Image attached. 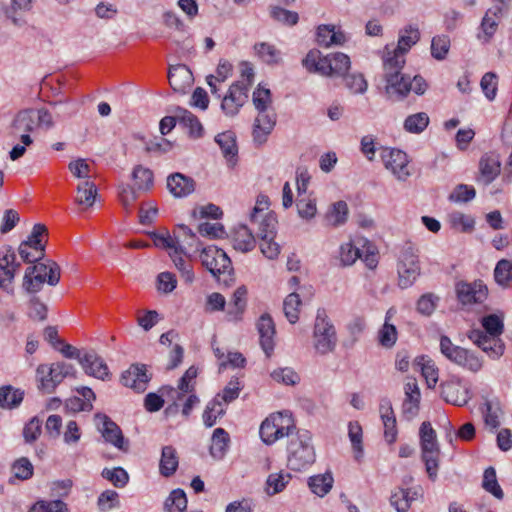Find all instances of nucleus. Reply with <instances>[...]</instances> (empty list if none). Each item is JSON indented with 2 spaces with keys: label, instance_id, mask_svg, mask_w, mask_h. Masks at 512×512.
<instances>
[{
  "label": "nucleus",
  "instance_id": "nucleus-44",
  "mask_svg": "<svg viewBox=\"0 0 512 512\" xmlns=\"http://www.w3.org/2000/svg\"><path fill=\"white\" fill-rule=\"evenodd\" d=\"M97 195V188L92 181L86 180L77 186V196L75 201L77 204L86 208L93 206Z\"/></svg>",
  "mask_w": 512,
  "mask_h": 512
},
{
  "label": "nucleus",
  "instance_id": "nucleus-56",
  "mask_svg": "<svg viewBox=\"0 0 512 512\" xmlns=\"http://www.w3.org/2000/svg\"><path fill=\"white\" fill-rule=\"evenodd\" d=\"M348 436L352 444L355 459L359 460L363 455L362 427L358 422H350L348 425Z\"/></svg>",
  "mask_w": 512,
  "mask_h": 512
},
{
  "label": "nucleus",
  "instance_id": "nucleus-15",
  "mask_svg": "<svg viewBox=\"0 0 512 512\" xmlns=\"http://www.w3.org/2000/svg\"><path fill=\"white\" fill-rule=\"evenodd\" d=\"M381 159L385 168L391 171L398 180L404 181L410 176L409 160L405 152L394 148H384L381 151Z\"/></svg>",
  "mask_w": 512,
  "mask_h": 512
},
{
  "label": "nucleus",
  "instance_id": "nucleus-20",
  "mask_svg": "<svg viewBox=\"0 0 512 512\" xmlns=\"http://www.w3.org/2000/svg\"><path fill=\"white\" fill-rule=\"evenodd\" d=\"M166 186L173 197L186 198L195 191L196 182L192 177L175 172L167 177Z\"/></svg>",
  "mask_w": 512,
  "mask_h": 512
},
{
  "label": "nucleus",
  "instance_id": "nucleus-39",
  "mask_svg": "<svg viewBox=\"0 0 512 512\" xmlns=\"http://www.w3.org/2000/svg\"><path fill=\"white\" fill-rule=\"evenodd\" d=\"M210 454L215 459H222L227 452L230 437L223 428H216L212 435Z\"/></svg>",
  "mask_w": 512,
  "mask_h": 512
},
{
  "label": "nucleus",
  "instance_id": "nucleus-50",
  "mask_svg": "<svg viewBox=\"0 0 512 512\" xmlns=\"http://www.w3.org/2000/svg\"><path fill=\"white\" fill-rule=\"evenodd\" d=\"M132 177L135 181V187L139 191H146L153 186V173L150 169L138 165L134 168Z\"/></svg>",
  "mask_w": 512,
  "mask_h": 512
},
{
  "label": "nucleus",
  "instance_id": "nucleus-49",
  "mask_svg": "<svg viewBox=\"0 0 512 512\" xmlns=\"http://www.w3.org/2000/svg\"><path fill=\"white\" fill-rule=\"evenodd\" d=\"M363 244H358V238L354 242L344 243L340 246V260L343 265H352L358 258H362L361 248Z\"/></svg>",
  "mask_w": 512,
  "mask_h": 512
},
{
  "label": "nucleus",
  "instance_id": "nucleus-47",
  "mask_svg": "<svg viewBox=\"0 0 512 512\" xmlns=\"http://www.w3.org/2000/svg\"><path fill=\"white\" fill-rule=\"evenodd\" d=\"M429 116L425 112L409 115L403 124L404 129L412 134L422 133L429 125Z\"/></svg>",
  "mask_w": 512,
  "mask_h": 512
},
{
  "label": "nucleus",
  "instance_id": "nucleus-3",
  "mask_svg": "<svg viewBox=\"0 0 512 512\" xmlns=\"http://www.w3.org/2000/svg\"><path fill=\"white\" fill-rule=\"evenodd\" d=\"M316 459L312 437L307 430H297L289 436L287 445V466L294 471H302Z\"/></svg>",
  "mask_w": 512,
  "mask_h": 512
},
{
  "label": "nucleus",
  "instance_id": "nucleus-33",
  "mask_svg": "<svg viewBox=\"0 0 512 512\" xmlns=\"http://www.w3.org/2000/svg\"><path fill=\"white\" fill-rule=\"evenodd\" d=\"M215 141L229 165L233 166L238 154L235 134L231 131L222 132L215 137Z\"/></svg>",
  "mask_w": 512,
  "mask_h": 512
},
{
  "label": "nucleus",
  "instance_id": "nucleus-12",
  "mask_svg": "<svg viewBox=\"0 0 512 512\" xmlns=\"http://www.w3.org/2000/svg\"><path fill=\"white\" fill-rule=\"evenodd\" d=\"M202 265L215 277L221 274L231 273L232 263L226 252L216 246H208L202 249L200 254Z\"/></svg>",
  "mask_w": 512,
  "mask_h": 512
},
{
  "label": "nucleus",
  "instance_id": "nucleus-35",
  "mask_svg": "<svg viewBox=\"0 0 512 512\" xmlns=\"http://www.w3.org/2000/svg\"><path fill=\"white\" fill-rule=\"evenodd\" d=\"M329 65L325 71V76H343L350 68V58L344 53H334L325 56Z\"/></svg>",
  "mask_w": 512,
  "mask_h": 512
},
{
  "label": "nucleus",
  "instance_id": "nucleus-27",
  "mask_svg": "<svg viewBox=\"0 0 512 512\" xmlns=\"http://www.w3.org/2000/svg\"><path fill=\"white\" fill-rule=\"evenodd\" d=\"M441 395L446 402L457 406L465 405L469 399V391L459 381H448L441 384Z\"/></svg>",
  "mask_w": 512,
  "mask_h": 512
},
{
  "label": "nucleus",
  "instance_id": "nucleus-8",
  "mask_svg": "<svg viewBox=\"0 0 512 512\" xmlns=\"http://www.w3.org/2000/svg\"><path fill=\"white\" fill-rule=\"evenodd\" d=\"M73 374L74 367L65 362H56L51 365L41 364L36 370L38 388L46 393H52L67 376Z\"/></svg>",
  "mask_w": 512,
  "mask_h": 512
},
{
  "label": "nucleus",
  "instance_id": "nucleus-59",
  "mask_svg": "<svg viewBox=\"0 0 512 512\" xmlns=\"http://www.w3.org/2000/svg\"><path fill=\"white\" fill-rule=\"evenodd\" d=\"M298 215L303 219H311L317 213L316 201L311 196L297 197Z\"/></svg>",
  "mask_w": 512,
  "mask_h": 512
},
{
  "label": "nucleus",
  "instance_id": "nucleus-42",
  "mask_svg": "<svg viewBox=\"0 0 512 512\" xmlns=\"http://www.w3.org/2000/svg\"><path fill=\"white\" fill-rule=\"evenodd\" d=\"M226 404L220 400V397H214L206 406L203 413V421L207 427H212L216 424L219 417H222L225 412Z\"/></svg>",
  "mask_w": 512,
  "mask_h": 512
},
{
  "label": "nucleus",
  "instance_id": "nucleus-13",
  "mask_svg": "<svg viewBox=\"0 0 512 512\" xmlns=\"http://www.w3.org/2000/svg\"><path fill=\"white\" fill-rule=\"evenodd\" d=\"M248 83L244 80H238L232 83L227 93L222 97L221 110L226 116L233 117L237 115L241 107L248 99Z\"/></svg>",
  "mask_w": 512,
  "mask_h": 512
},
{
  "label": "nucleus",
  "instance_id": "nucleus-58",
  "mask_svg": "<svg viewBox=\"0 0 512 512\" xmlns=\"http://www.w3.org/2000/svg\"><path fill=\"white\" fill-rule=\"evenodd\" d=\"M492 12L493 11H486L481 22L480 28L482 34H479L478 38L480 40H483L484 42H488L491 39V37L495 34L498 27V21L500 17L491 16Z\"/></svg>",
  "mask_w": 512,
  "mask_h": 512
},
{
  "label": "nucleus",
  "instance_id": "nucleus-7",
  "mask_svg": "<svg viewBox=\"0 0 512 512\" xmlns=\"http://www.w3.org/2000/svg\"><path fill=\"white\" fill-rule=\"evenodd\" d=\"M294 420L287 412L270 415L260 426V436L266 444H273L284 436H289L295 430Z\"/></svg>",
  "mask_w": 512,
  "mask_h": 512
},
{
  "label": "nucleus",
  "instance_id": "nucleus-54",
  "mask_svg": "<svg viewBox=\"0 0 512 512\" xmlns=\"http://www.w3.org/2000/svg\"><path fill=\"white\" fill-rule=\"evenodd\" d=\"M301 305L300 297L297 293H290L284 300L283 310L286 318L291 324L299 319V307Z\"/></svg>",
  "mask_w": 512,
  "mask_h": 512
},
{
  "label": "nucleus",
  "instance_id": "nucleus-41",
  "mask_svg": "<svg viewBox=\"0 0 512 512\" xmlns=\"http://www.w3.org/2000/svg\"><path fill=\"white\" fill-rule=\"evenodd\" d=\"M178 467V456L175 448L172 446H164L160 459V473L164 477L173 475Z\"/></svg>",
  "mask_w": 512,
  "mask_h": 512
},
{
  "label": "nucleus",
  "instance_id": "nucleus-34",
  "mask_svg": "<svg viewBox=\"0 0 512 512\" xmlns=\"http://www.w3.org/2000/svg\"><path fill=\"white\" fill-rule=\"evenodd\" d=\"M269 208V198L265 195H259L257 197L256 205L250 213V223L253 229L265 227V220L268 217L276 218V216L267 211Z\"/></svg>",
  "mask_w": 512,
  "mask_h": 512
},
{
  "label": "nucleus",
  "instance_id": "nucleus-53",
  "mask_svg": "<svg viewBox=\"0 0 512 512\" xmlns=\"http://www.w3.org/2000/svg\"><path fill=\"white\" fill-rule=\"evenodd\" d=\"M494 279L497 284L507 287L512 279V261L501 259L494 269Z\"/></svg>",
  "mask_w": 512,
  "mask_h": 512
},
{
  "label": "nucleus",
  "instance_id": "nucleus-64",
  "mask_svg": "<svg viewBox=\"0 0 512 512\" xmlns=\"http://www.w3.org/2000/svg\"><path fill=\"white\" fill-rule=\"evenodd\" d=\"M476 196L474 187L465 184L457 185L449 195V200L456 203H466Z\"/></svg>",
  "mask_w": 512,
  "mask_h": 512
},
{
  "label": "nucleus",
  "instance_id": "nucleus-22",
  "mask_svg": "<svg viewBox=\"0 0 512 512\" xmlns=\"http://www.w3.org/2000/svg\"><path fill=\"white\" fill-rule=\"evenodd\" d=\"M175 252H182L189 256L191 251H198L201 247L196 234L186 225H178L174 230Z\"/></svg>",
  "mask_w": 512,
  "mask_h": 512
},
{
  "label": "nucleus",
  "instance_id": "nucleus-23",
  "mask_svg": "<svg viewBox=\"0 0 512 512\" xmlns=\"http://www.w3.org/2000/svg\"><path fill=\"white\" fill-rule=\"evenodd\" d=\"M257 330L260 338V346L267 357L274 351L275 324L269 314H263L257 321Z\"/></svg>",
  "mask_w": 512,
  "mask_h": 512
},
{
  "label": "nucleus",
  "instance_id": "nucleus-24",
  "mask_svg": "<svg viewBox=\"0 0 512 512\" xmlns=\"http://www.w3.org/2000/svg\"><path fill=\"white\" fill-rule=\"evenodd\" d=\"M404 390L405 399L402 404V413L406 419L411 420L419 412L421 393L415 379L407 381Z\"/></svg>",
  "mask_w": 512,
  "mask_h": 512
},
{
  "label": "nucleus",
  "instance_id": "nucleus-40",
  "mask_svg": "<svg viewBox=\"0 0 512 512\" xmlns=\"http://www.w3.org/2000/svg\"><path fill=\"white\" fill-rule=\"evenodd\" d=\"M334 479L330 472L311 476L308 480L310 490L319 497H324L333 487Z\"/></svg>",
  "mask_w": 512,
  "mask_h": 512
},
{
  "label": "nucleus",
  "instance_id": "nucleus-1",
  "mask_svg": "<svg viewBox=\"0 0 512 512\" xmlns=\"http://www.w3.org/2000/svg\"><path fill=\"white\" fill-rule=\"evenodd\" d=\"M404 65L397 63L396 60L383 58L385 92L392 101H402L410 92L423 95L428 88L427 82L420 75L411 77L403 74L401 71Z\"/></svg>",
  "mask_w": 512,
  "mask_h": 512
},
{
  "label": "nucleus",
  "instance_id": "nucleus-43",
  "mask_svg": "<svg viewBox=\"0 0 512 512\" xmlns=\"http://www.w3.org/2000/svg\"><path fill=\"white\" fill-rule=\"evenodd\" d=\"M291 474L286 472L272 473L267 477L265 492L269 496L282 492L291 480Z\"/></svg>",
  "mask_w": 512,
  "mask_h": 512
},
{
  "label": "nucleus",
  "instance_id": "nucleus-45",
  "mask_svg": "<svg viewBox=\"0 0 512 512\" xmlns=\"http://www.w3.org/2000/svg\"><path fill=\"white\" fill-rule=\"evenodd\" d=\"M24 392L20 389H14L12 386L0 388V407L12 409L20 405L23 401Z\"/></svg>",
  "mask_w": 512,
  "mask_h": 512
},
{
  "label": "nucleus",
  "instance_id": "nucleus-21",
  "mask_svg": "<svg viewBox=\"0 0 512 512\" xmlns=\"http://www.w3.org/2000/svg\"><path fill=\"white\" fill-rule=\"evenodd\" d=\"M80 364L87 375L101 380L109 379L108 366L95 351L85 352L80 358Z\"/></svg>",
  "mask_w": 512,
  "mask_h": 512
},
{
  "label": "nucleus",
  "instance_id": "nucleus-6",
  "mask_svg": "<svg viewBox=\"0 0 512 512\" xmlns=\"http://www.w3.org/2000/svg\"><path fill=\"white\" fill-rule=\"evenodd\" d=\"M419 436L422 460L425 463L429 478L434 481L437 478L439 468L440 446L436 432L430 422L424 421L421 424Z\"/></svg>",
  "mask_w": 512,
  "mask_h": 512
},
{
  "label": "nucleus",
  "instance_id": "nucleus-62",
  "mask_svg": "<svg viewBox=\"0 0 512 512\" xmlns=\"http://www.w3.org/2000/svg\"><path fill=\"white\" fill-rule=\"evenodd\" d=\"M345 86L354 94H363L366 92L368 84L364 76L359 73L344 74Z\"/></svg>",
  "mask_w": 512,
  "mask_h": 512
},
{
  "label": "nucleus",
  "instance_id": "nucleus-11",
  "mask_svg": "<svg viewBox=\"0 0 512 512\" xmlns=\"http://www.w3.org/2000/svg\"><path fill=\"white\" fill-rule=\"evenodd\" d=\"M21 263L17 261L15 250L10 245L0 247V289L12 291V284L19 272Z\"/></svg>",
  "mask_w": 512,
  "mask_h": 512
},
{
  "label": "nucleus",
  "instance_id": "nucleus-31",
  "mask_svg": "<svg viewBox=\"0 0 512 512\" xmlns=\"http://www.w3.org/2000/svg\"><path fill=\"white\" fill-rule=\"evenodd\" d=\"M36 126V111L34 109L19 111L11 124L13 134L33 132Z\"/></svg>",
  "mask_w": 512,
  "mask_h": 512
},
{
  "label": "nucleus",
  "instance_id": "nucleus-5",
  "mask_svg": "<svg viewBox=\"0 0 512 512\" xmlns=\"http://www.w3.org/2000/svg\"><path fill=\"white\" fill-rule=\"evenodd\" d=\"M337 332L324 309H318L314 322L312 344L319 355L332 353L337 346Z\"/></svg>",
  "mask_w": 512,
  "mask_h": 512
},
{
  "label": "nucleus",
  "instance_id": "nucleus-55",
  "mask_svg": "<svg viewBox=\"0 0 512 512\" xmlns=\"http://www.w3.org/2000/svg\"><path fill=\"white\" fill-rule=\"evenodd\" d=\"M270 375L275 382L284 385L294 386L300 381V376L298 373L290 367L277 368L273 370Z\"/></svg>",
  "mask_w": 512,
  "mask_h": 512
},
{
  "label": "nucleus",
  "instance_id": "nucleus-51",
  "mask_svg": "<svg viewBox=\"0 0 512 512\" xmlns=\"http://www.w3.org/2000/svg\"><path fill=\"white\" fill-rule=\"evenodd\" d=\"M167 512H184L187 508V497L182 489L173 490L164 504Z\"/></svg>",
  "mask_w": 512,
  "mask_h": 512
},
{
  "label": "nucleus",
  "instance_id": "nucleus-14",
  "mask_svg": "<svg viewBox=\"0 0 512 512\" xmlns=\"http://www.w3.org/2000/svg\"><path fill=\"white\" fill-rule=\"evenodd\" d=\"M420 39V32L417 27L406 26L401 30L397 46H386L383 58L396 60L397 63L405 64V54Z\"/></svg>",
  "mask_w": 512,
  "mask_h": 512
},
{
  "label": "nucleus",
  "instance_id": "nucleus-28",
  "mask_svg": "<svg viewBox=\"0 0 512 512\" xmlns=\"http://www.w3.org/2000/svg\"><path fill=\"white\" fill-rule=\"evenodd\" d=\"M478 182L489 185L500 174V160L494 154H485L479 161Z\"/></svg>",
  "mask_w": 512,
  "mask_h": 512
},
{
  "label": "nucleus",
  "instance_id": "nucleus-37",
  "mask_svg": "<svg viewBox=\"0 0 512 512\" xmlns=\"http://www.w3.org/2000/svg\"><path fill=\"white\" fill-rule=\"evenodd\" d=\"M413 366L421 371L428 388H434L438 381V369L433 361L426 356H418L414 359Z\"/></svg>",
  "mask_w": 512,
  "mask_h": 512
},
{
  "label": "nucleus",
  "instance_id": "nucleus-2",
  "mask_svg": "<svg viewBox=\"0 0 512 512\" xmlns=\"http://www.w3.org/2000/svg\"><path fill=\"white\" fill-rule=\"evenodd\" d=\"M253 104L258 111L253 126V139L257 144L262 145L267 141L268 135L276 124V114L271 107L270 90L259 86L253 92Z\"/></svg>",
  "mask_w": 512,
  "mask_h": 512
},
{
  "label": "nucleus",
  "instance_id": "nucleus-10",
  "mask_svg": "<svg viewBox=\"0 0 512 512\" xmlns=\"http://www.w3.org/2000/svg\"><path fill=\"white\" fill-rule=\"evenodd\" d=\"M417 251L411 246L405 247L399 256L397 272L398 285L406 289L414 284L420 275V264Z\"/></svg>",
  "mask_w": 512,
  "mask_h": 512
},
{
  "label": "nucleus",
  "instance_id": "nucleus-48",
  "mask_svg": "<svg viewBox=\"0 0 512 512\" xmlns=\"http://www.w3.org/2000/svg\"><path fill=\"white\" fill-rule=\"evenodd\" d=\"M348 216V206L344 201H338L332 205L326 214L328 225L337 227L346 222Z\"/></svg>",
  "mask_w": 512,
  "mask_h": 512
},
{
  "label": "nucleus",
  "instance_id": "nucleus-16",
  "mask_svg": "<svg viewBox=\"0 0 512 512\" xmlns=\"http://www.w3.org/2000/svg\"><path fill=\"white\" fill-rule=\"evenodd\" d=\"M95 423L106 442L122 451L128 450V441L125 440L120 427L107 415L96 414Z\"/></svg>",
  "mask_w": 512,
  "mask_h": 512
},
{
  "label": "nucleus",
  "instance_id": "nucleus-25",
  "mask_svg": "<svg viewBox=\"0 0 512 512\" xmlns=\"http://www.w3.org/2000/svg\"><path fill=\"white\" fill-rule=\"evenodd\" d=\"M149 380L150 377L147 374L145 365H131L130 368L121 375L122 384L137 392L145 391Z\"/></svg>",
  "mask_w": 512,
  "mask_h": 512
},
{
  "label": "nucleus",
  "instance_id": "nucleus-9",
  "mask_svg": "<svg viewBox=\"0 0 512 512\" xmlns=\"http://www.w3.org/2000/svg\"><path fill=\"white\" fill-rule=\"evenodd\" d=\"M440 351L448 360L469 371L478 372L482 368V361L478 356L463 347L454 345L445 335L440 338Z\"/></svg>",
  "mask_w": 512,
  "mask_h": 512
},
{
  "label": "nucleus",
  "instance_id": "nucleus-19",
  "mask_svg": "<svg viewBox=\"0 0 512 512\" xmlns=\"http://www.w3.org/2000/svg\"><path fill=\"white\" fill-rule=\"evenodd\" d=\"M468 338L492 358H498L504 352V345L499 337L488 336L482 330H471Z\"/></svg>",
  "mask_w": 512,
  "mask_h": 512
},
{
  "label": "nucleus",
  "instance_id": "nucleus-4",
  "mask_svg": "<svg viewBox=\"0 0 512 512\" xmlns=\"http://www.w3.org/2000/svg\"><path fill=\"white\" fill-rule=\"evenodd\" d=\"M61 270L59 265L51 260L45 263L38 262L27 267L24 275V287L29 293L40 291L44 283L55 286L60 281Z\"/></svg>",
  "mask_w": 512,
  "mask_h": 512
},
{
  "label": "nucleus",
  "instance_id": "nucleus-30",
  "mask_svg": "<svg viewBox=\"0 0 512 512\" xmlns=\"http://www.w3.org/2000/svg\"><path fill=\"white\" fill-rule=\"evenodd\" d=\"M418 496L417 489L397 487L391 493L390 504L397 512H408Z\"/></svg>",
  "mask_w": 512,
  "mask_h": 512
},
{
  "label": "nucleus",
  "instance_id": "nucleus-38",
  "mask_svg": "<svg viewBox=\"0 0 512 512\" xmlns=\"http://www.w3.org/2000/svg\"><path fill=\"white\" fill-rule=\"evenodd\" d=\"M254 51L258 58L268 65H277L282 61L281 51L270 43H256Z\"/></svg>",
  "mask_w": 512,
  "mask_h": 512
},
{
  "label": "nucleus",
  "instance_id": "nucleus-26",
  "mask_svg": "<svg viewBox=\"0 0 512 512\" xmlns=\"http://www.w3.org/2000/svg\"><path fill=\"white\" fill-rule=\"evenodd\" d=\"M379 412L384 426V437L389 444H392L395 442L398 432L392 403L389 399L385 398L380 401Z\"/></svg>",
  "mask_w": 512,
  "mask_h": 512
},
{
  "label": "nucleus",
  "instance_id": "nucleus-17",
  "mask_svg": "<svg viewBox=\"0 0 512 512\" xmlns=\"http://www.w3.org/2000/svg\"><path fill=\"white\" fill-rule=\"evenodd\" d=\"M265 227L256 228L260 239L259 247L262 254L268 259H275L280 253V245L274 241L276 235L277 218L268 217Z\"/></svg>",
  "mask_w": 512,
  "mask_h": 512
},
{
  "label": "nucleus",
  "instance_id": "nucleus-36",
  "mask_svg": "<svg viewBox=\"0 0 512 512\" xmlns=\"http://www.w3.org/2000/svg\"><path fill=\"white\" fill-rule=\"evenodd\" d=\"M177 119L180 125L188 129L192 138H200L203 135V127L199 119L190 111L177 107Z\"/></svg>",
  "mask_w": 512,
  "mask_h": 512
},
{
  "label": "nucleus",
  "instance_id": "nucleus-60",
  "mask_svg": "<svg viewBox=\"0 0 512 512\" xmlns=\"http://www.w3.org/2000/svg\"><path fill=\"white\" fill-rule=\"evenodd\" d=\"M194 383H190L183 378H180L177 388L170 387L168 389V397L175 405L178 401H182L186 395L194 393Z\"/></svg>",
  "mask_w": 512,
  "mask_h": 512
},
{
  "label": "nucleus",
  "instance_id": "nucleus-46",
  "mask_svg": "<svg viewBox=\"0 0 512 512\" xmlns=\"http://www.w3.org/2000/svg\"><path fill=\"white\" fill-rule=\"evenodd\" d=\"M326 63L327 61L325 60V56L322 57L320 51L318 50H310L302 60V65L309 72H317L324 76L327 67H329V65L325 66Z\"/></svg>",
  "mask_w": 512,
  "mask_h": 512
},
{
  "label": "nucleus",
  "instance_id": "nucleus-18",
  "mask_svg": "<svg viewBox=\"0 0 512 512\" xmlns=\"http://www.w3.org/2000/svg\"><path fill=\"white\" fill-rule=\"evenodd\" d=\"M456 294L463 305H471L482 303L487 298L488 290L481 281L459 282L456 284Z\"/></svg>",
  "mask_w": 512,
  "mask_h": 512
},
{
  "label": "nucleus",
  "instance_id": "nucleus-29",
  "mask_svg": "<svg viewBox=\"0 0 512 512\" xmlns=\"http://www.w3.org/2000/svg\"><path fill=\"white\" fill-rule=\"evenodd\" d=\"M168 79L175 91L184 92L193 82V75L184 64L172 65L169 68Z\"/></svg>",
  "mask_w": 512,
  "mask_h": 512
},
{
  "label": "nucleus",
  "instance_id": "nucleus-52",
  "mask_svg": "<svg viewBox=\"0 0 512 512\" xmlns=\"http://www.w3.org/2000/svg\"><path fill=\"white\" fill-rule=\"evenodd\" d=\"M269 12L273 20L286 26H294L299 21L297 12L284 9L280 6H271Z\"/></svg>",
  "mask_w": 512,
  "mask_h": 512
},
{
  "label": "nucleus",
  "instance_id": "nucleus-63",
  "mask_svg": "<svg viewBox=\"0 0 512 512\" xmlns=\"http://www.w3.org/2000/svg\"><path fill=\"white\" fill-rule=\"evenodd\" d=\"M482 326L485 329L484 333L488 336L494 337H499L503 333L504 329L503 320L495 314L483 317Z\"/></svg>",
  "mask_w": 512,
  "mask_h": 512
},
{
  "label": "nucleus",
  "instance_id": "nucleus-32",
  "mask_svg": "<svg viewBox=\"0 0 512 512\" xmlns=\"http://www.w3.org/2000/svg\"><path fill=\"white\" fill-rule=\"evenodd\" d=\"M232 244L235 250L247 253L256 246L252 230L246 225H239L232 235Z\"/></svg>",
  "mask_w": 512,
  "mask_h": 512
},
{
  "label": "nucleus",
  "instance_id": "nucleus-57",
  "mask_svg": "<svg viewBox=\"0 0 512 512\" xmlns=\"http://www.w3.org/2000/svg\"><path fill=\"white\" fill-rule=\"evenodd\" d=\"M32 8V0H11V6L7 9L6 15L15 25L21 24L19 15L30 11Z\"/></svg>",
  "mask_w": 512,
  "mask_h": 512
},
{
  "label": "nucleus",
  "instance_id": "nucleus-61",
  "mask_svg": "<svg viewBox=\"0 0 512 512\" xmlns=\"http://www.w3.org/2000/svg\"><path fill=\"white\" fill-rule=\"evenodd\" d=\"M483 488L494 495L497 499H502L504 496L503 491L497 482L495 469L492 467L487 468L484 472Z\"/></svg>",
  "mask_w": 512,
  "mask_h": 512
}]
</instances>
